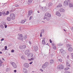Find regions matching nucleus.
<instances>
[{
  "label": "nucleus",
  "mask_w": 73,
  "mask_h": 73,
  "mask_svg": "<svg viewBox=\"0 0 73 73\" xmlns=\"http://www.w3.org/2000/svg\"><path fill=\"white\" fill-rule=\"evenodd\" d=\"M45 16H44L43 18L44 20H46L47 21H49L50 20V17H51V14L48 13H46L45 14Z\"/></svg>",
  "instance_id": "f257e3e1"
},
{
  "label": "nucleus",
  "mask_w": 73,
  "mask_h": 73,
  "mask_svg": "<svg viewBox=\"0 0 73 73\" xmlns=\"http://www.w3.org/2000/svg\"><path fill=\"white\" fill-rule=\"evenodd\" d=\"M48 64H49V63L48 62H46L44 63L43 64L42 68V69H45V68H46L48 65Z\"/></svg>",
  "instance_id": "f03ea898"
},
{
  "label": "nucleus",
  "mask_w": 73,
  "mask_h": 73,
  "mask_svg": "<svg viewBox=\"0 0 73 73\" xmlns=\"http://www.w3.org/2000/svg\"><path fill=\"white\" fill-rule=\"evenodd\" d=\"M18 35L19 36L17 37V39L23 40V35L19 34H18Z\"/></svg>",
  "instance_id": "7ed1b4c3"
},
{
  "label": "nucleus",
  "mask_w": 73,
  "mask_h": 73,
  "mask_svg": "<svg viewBox=\"0 0 73 73\" xmlns=\"http://www.w3.org/2000/svg\"><path fill=\"white\" fill-rule=\"evenodd\" d=\"M70 2V0H68L67 1H65L63 3V5L64 6H68V4Z\"/></svg>",
  "instance_id": "20e7f679"
},
{
  "label": "nucleus",
  "mask_w": 73,
  "mask_h": 73,
  "mask_svg": "<svg viewBox=\"0 0 73 73\" xmlns=\"http://www.w3.org/2000/svg\"><path fill=\"white\" fill-rule=\"evenodd\" d=\"M64 69V66L62 64L58 66L57 67V69L58 70H61Z\"/></svg>",
  "instance_id": "39448f33"
},
{
  "label": "nucleus",
  "mask_w": 73,
  "mask_h": 73,
  "mask_svg": "<svg viewBox=\"0 0 73 73\" xmlns=\"http://www.w3.org/2000/svg\"><path fill=\"white\" fill-rule=\"evenodd\" d=\"M10 17L12 20H14L15 19V16L14 14L12 13L10 15Z\"/></svg>",
  "instance_id": "423d86ee"
},
{
  "label": "nucleus",
  "mask_w": 73,
  "mask_h": 73,
  "mask_svg": "<svg viewBox=\"0 0 73 73\" xmlns=\"http://www.w3.org/2000/svg\"><path fill=\"white\" fill-rule=\"evenodd\" d=\"M10 63L14 68H17V66L15 63L12 62H10Z\"/></svg>",
  "instance_id": "0eeeda50"
},
{
  "label": "nucleus",
  "mask_w": 73,
  "mask_h": 73,
  "mask_svg": "<svg viewBox=\"0 0 73 73\" xmlns=\"http://www.w3.org/2000/svg\"><path fill=\"white\" fill-rule=\"evenodd\" d=\"M24 66L25 68H28L29 67V64L26 63L24 64Z\"/></svg>",
  "instance_id": "6e6552de"
},
{
  "label": "nucleus",
  "mask_w": 73,
  "mask_h": 73,
  "mask_svg": "<svg viewBox=\"0 0 73 73\" xmlns=\"http://www.w3.org/2000/svg\"><path fill=\"white\" fill-rule=\"evenodd\" d=\"M25 48H26V45H23L22 46H21L19 47L20 49H24Z\"/></svg>",
  "instance_id": "1a4fd4ad"
},
{
  "label": "nucleus",
  "mask_w": 73,
  "mask_h": 73,
  "mask_svg": "<svg viewBox=\"0 0 73 73\" xmlns=\"http://www.w3.org/2000/svg\"><path fill=\"white\" fill-rule=\"evenodd\" d=\"M30 53V50H26L25 51V54L26 55H28Z\"/></svg>",
  "instance_id": "9d476101"
},
{
  "label": "nucleus",
  "mask_w": 73,
  "mask_h": 73,
  "mask_svg": "<svg viewBox=\"0 0 73 73\" xmlns=\"http://www.w3.org/2000/svg\"><path fill=\"white\" fill-rule=\"evenodd\" d=\"M32 14H33V11L32 10L29 11V12H28V15L29 16H31Z\"/></svg>",
  "instance_id": "9b49d317"
},
{
  "label": "nucleus",
  "mask_w": 73,
  "mask_h": 73,
  "mask_svg": "<svg viewBox=\"0 0 73 73\" xmlns=\"http://www.w3.org/2000/svg\"><path fill=\"white\" fill-rule=\"evenodd\" d=\"M33 54L31 53V54H28L27 55V56L28 58H31V57H33Z\"/></svg>",
  "instance_id": "f8f14e48"
},
{
  "label": "nucleus",
  "mask_w": 73,
  "mask_h": 73,
  "mask_svg": "<svg viewBox=\"0 0 73 73\" xmlns=\"http://www.w3.org/2000/svg\"><path fill=\"white\" fill-rule=\"evenodd\" d=\"M44 29H42L41 31V32L40 33V36L41 37H42V33H44Z\"/></svg>",
  "instance_id": "ddd939ff"
},
{
  "label": "nucleus",
  "mask_w": 73,
  "mask_h": 73,
  "mask_svg": "<svg viewBox=\"0 0 73 73\" xmlns=\"http://www.w3.org/2000/svg\"><path fill=\"white\" fill-rule=\"evenodd\" d=\"M34 51L37 52L38 50V47L37 46H34Z\"/></svg>",
  "instance_id": "4468645a"
},
{
  "label": "nucleus",
  "mask_w": 73,
  "mask_h": 73,
  "mask_svg": "<svg viewBox=\"0 0 73 73\" xmlns=\"http://www.w3.org/2000/svg\"><path fill=\"white\" fill-rule=\"evenodd\" d=\"M48 7L50 8V7H52L53 6V3H48Z\"/></svg>",
  "instance_id": "2eb2a0df"
},
{
  "label": "nucleus",
  "mask_w": 73,
  "mask_h": 73,
  "mask_svg": "<svg viewBox=\"0 0 73 73\" xmlns=\"http://www.w3.org/2000/svg\"><path fill=\"white\" fill-rule=\"evenodd\" d=\"M56 15L58 16H61V14L60 13L59 11H57L56 12Z\"/></svg>",
  "instance_id": "dca6fc26"
},
{
  "label": "nucleus",
  "mask_w": 73,
  "mask_h": 73,
  "mask_svg": "<svg viewBox=\"0 0 73 73\" xmlns=\"http://www.w3.org/2000/svg\"><path fill=\"white\" fill-rule=\"evenodd\" d=\"M52 45L53 49H54L55 50H56V45L54 43H52Z\"/></svg>",
  "instance_id": "f3484780"
},
{
  "label": "nucleus",
  "mask_w": 73,
  "mask_h": 73,
  "mask_svg": "<svg viewBox=\"0 0 73 73\" xmlns=\"http://www.w3.org/2000/svg\"><path fill=\"white\" fill-rule=\"evenodd\" d=\"M33 1V0H28V4L29 5H31L32 3V2Z\"/></svg>",
  "instance_id": "a211bd4d"
},
{
  "label": "nucleus",
  "mask_w": 73,
  "mask_h": 73,
  "mask_svg": "<svg viewBox=\"0 0 73 73\" xmlns=\"http://www.w3.org/2000/svg\"><path fill=\"white\" fill-rule=\"evenodd\" d=\"M54 62V59H52L50 60V64H53Z\"/></svg>",
  "instance_id": "6ab92c4d"
},
{
  "label": "nucleus",
  "mask_w": 73,
  "mask_h": 73,
  "mask_svg": "<svg viewBox=\"0 0 73 73\" xmlns=\"http://www.w3.org/2000/svg\"><path fill=\"white\" fill-rule=\"evenodd\" d=\"M69 6L70 8H72V7H73V3H69Z\"/></svg>",
  "instance_id": "aec40b11"
},
{
  "label": "nucleus",
  "mask_w": 73,
  "mask_h": 73,
  "mask_svg": "<svg viewBox=\"0 0 73 73\" xmlns=\"http://www.w3.org/2000/svg\"><path fill=\"white\" fill-rule=\"evenodd\" d=\"M59 11L60 12H65V10L62 8H60V9Z\"/></svg>",
  "instance_id": "412c9836"
},
{
  "label": "nucleus",
  "mask_w": 73,
  "mask_h": 73,
  "mask_svg": "<svg viewBox=\"0 0 73 73\" xmlns=\"http://www.w3.org/2000/svg\"><path fill=\"white\" fill-rule=\"evenodd\" d=\"M68 50L69 52H72V50H73V48L72 47H69L68 48Z\"/></svg>",
  "instance_id": "4be33fe9"
},
{
  "label": "nucleus",
  "mask_w": 73,
  "mask_h": 73,
  "mask_svg": "<svg viewBox=\"0 0 73 73\" xmlns=\"http://www.w3.org/2000/svg\"><path fill=\"white\" fill-rule=\"evenodd\" d=\"M63 44H64L62 43H60L58 44V46H62Z\"/></svg>",
  "instance_id": "5701e85b"
},
{
  "label": "nucleus",
  "mask_w": 73,
  "mask_h": 73,
  "mask_svg": "<svg viewBox=\"0 0 73 73\" xmlns=\"http://www.w3.org/2000/svg\"><path fill=\"white\" fill-rule=\"evenodd\" d=\"M3 63V62L2 61V60L0 59V68L2 66V64Z\"/></svg>",
  "instance_id": "b1692460"
},
{
  "label": "nucleus",
  "mask_w": 73,
  "mask_h": 73,
  "mask_svg": "<svg viewBox=\"0 0 73 73\" xmlns=\"http://www.w3.org/2000/svg\"><path fill=\"white\" fill-rule=\"evenodd\" d=\"M23 72L24 73H27V70L26 69L23 68Z\"/></svg>",
  "instance_id": "393cba45"
},
{
  "label": "nucleus",
  "mask_w": 73,
  "mask_h": 73,
  "mask_svg": "<svg viewBox=\"0 0 73 73\" xmlns=\"http://www.w3.org/2000/svg\"><path fill=\"white\" fill-rule=\"evenodd\" d=\"M62 7V5L61 3L59 4V5L57 6V8H61Z\"/></svg>",
  "instance_id": "a878e982"
},
{
  "label": "nucleus",
  "mask_w": 73,
  "mask_h": 73,
  "mask_svg": "<svg viewBox=\"0 0 73 73\" xmlns=\"http://www.w3.org/2000/svg\"><path fill=\"white\" fill-rule=\"evenodd\" d=\"M42 44H43V45H45V44H46V43H45V41L44 40H42Z\"/></svg>",
  "instance_id": "bb28decb"
},
{
  "label": "nucleus",
  "mask_w": 73,
  "mask_h": 73,
  "mask_svg": "<svg viewBox=\"0 0 73 73\" xmlns=\"http://www.w3.org/2000/svg\"><path fill=\"white\" fill-rule=\"evenodd\" d=\"M0 27L2 29L4 28V27L1 23H0Z\"/></svg>",
  "instance_id": "cd10ccee"
},
{
  "label": "nucleus",
  "mask_w": 73,
  "mask_h": 73,
  "mask_svg": "<svg viewBox=\"0 0 73 73\" xmlns=\"http://www.w3.org/2000/svg\"><path fill=\"white\" fill-rule=\"evenodd\" d=\"M60 51H61L62 53L63 54H65V51L63 50L62 49Z\"/></svg>",
  "instance_id": "c85d7f7f"
},
{
  "label": "nucleus",
  "mask_w": 73,
  "mask_h": 73,
  "mask_svg": "<svg viewBox=\"0 0 73 73\" xmlns=\"http://www.w3.org/2000/svg\"><path fill=\"white\" fill-rule=\"evenodd\" d=\"M66 66H70V64L68 62H66Z\"/></svg>",
  "instance_id": "c756f323"
},
{
  "label": "nucleus",
  "mask_w": 73,
  "mask_h": 73,
  "mask_svg": "<svg viewBox=\"0 0 73 73\" xmlns=\"http://www.w3.org/2000/svg\"><path fill=\"white\" fill-rule=\"evenodd\" d=\"M30 61H33V60H34V58H31V59H28Z\"/></svg>",
  "instance_id": "7c9ffc66"
},
{
  "label": "nucleus",
  "mask_w": 73,
  "mask_h": 73,
  "mask_svg": "<svg viewBox=\"0 0 73 73\" xmlns=\"http://www.w3.org/2000/svg\"><path fill=\"white\" fill-rule=\"evenodd\" d=\"M11 19L10 18V17H7V21H11Z\"/></svg>",
  "instance_id": "2f4dec72"
},
{
  "label": "nucleus",
  "mask_w": 73,
  "mask_h": 73,
  "mask_svg": "<svg viewBox=\"0 0 73 73\" xmlns=\"http://www.w3.org/2000/svg\"><path fill=\"white\" fill-rule=\"evenodd\" d=\"M23 39L24 40H25L27 38V36L26 35H25L23 37Z\"/></svg>",
  "instance_id": "473e14b6"
},
{
  "label": "nucleus",
  "mask_w": 73,
  "mask_h": 73,
  "mask_svg": "<svg viewBox=\"0 0 73 73\" xmlns=\"http://www.w3.org/2000/svg\"><path fill=\"white\" fill-rule=\"evenodd\" d=\"M44 9V11H46V9H47V8H46V7H44L43 9L42 8V9Z\"/></svg>",
  "instance_id": "72a5a7b5"
},
{
  "label": "nucleus",
  "mask_w": 73,
  "mask_h": 73,
  "mask_svg": "<svg viewBox=\"0 0 73 73\" xmlns=\"http://www.w3.org/2000/svg\"><path fill=\"white\" fill-rule=\"evenodd\" d=\"M6 70L7 72H8V71H9V70H10V69L9 68H7L6 69Z\"/></svg>",
  "instance_id": "f704fd0d"
},
{
  "label": "nucleus",
  "mask_w": 73,
  "mask_h": 73,
  "mask_svg": "<svg viewBox=\"0 0 73 73\" xmlns=\"http://www.w3.org/2000/svg\"><path fill=\"white\" fill-rule=\"evenodd\" d=\"M69 69V67H67V68H65L64 69V70H65V71H66V70H68Z\"/></svg>",
  "instance_id": "c9c22d12"
},
{
  "label": "nucleus",
  "mask_w": 73,
  "mask_h": 73,
  "mask_svg": "<svg viewBox=\"0 0 73 73\" xmlns=\"http://www.w3.org/2000/svg\"><path fill=\"white\" fill-rule=\"evenodd\" d=\"M20 23H21V24H24V21L23 20H21V21H20Z\"/></svg>",
  "instance_id": "e433bc0d"
},
{
  "label": "nucleus",
  "mask_w": 73,
  "mask_h": 73,
  "mask_svg": "<svg viewBox=\"0 0 73 73\" xmlns=\"http://www.w3.org/2000/svg\"><path fill=\"white\" fill-rule=\"evenodd\" d=\"M58 58V61H60V62H62V59H59V58Z\"/></svg>",
  "instance_id": "4c0bfd02"
},
{
  "label": "nucleus",
  "mask_w": 73,
  "mask_h": 73,
  "mask_svg": "<svg viewBox=\"0 0 73 73\" xmlns=\"http://www.w3.org/2000/svg\"><path fill=\"white\" fill-rule=\"evenodd\" d=\"M55 54L54 53V54H52L51 55V57H53V56H55Z\"/></svg>",
  "instance_id": "58836bf2"
},
{
  "label": "nucleus",
  "mask_w": 73,
  "mask_h": 73,
  "mask_svg": "<svg viewBox=\"0 0 73 73\" xmlns=\"http://www.w3.org/2000/svg\"><path fill=\"white\" fill-rule=\"evenodd\" d=\"M25 57V56H24V55H22L21 56V58H22L23 59H24Z\"/></svg>",
  "instance_id": "ea45409f"
},
{
  "label": "nucleus",
  "mask_w": 73,
  "mask_h": 73,
  "mask_svg": "<svg viewBox=\"0 0 73 73\" xmlns=\"http://www.w3.org/2000/svg\"><path fill=\"white\" fill-rule=\"evenodd\" d=\"M15 7H14V6H13L12 7V9H13V10H15Z\"/></svg>",
  "instance_id": "a19ab883"
},
{
  "label": "nucleus",
  "mask_w": 73,
  "mask_h": 73,
  "mask_svg": "<svg viewBox=\"0 0 73 73\" xmlns=\"http://www.w3.org/2000/svg\"><path fill=\"white\" fill-rule=\"evenodd\" d=\"M15 5L16 7H19V5H17V4H15Z\"/></svg>",
  "instance_id": "79ce46f5"
},
{
  "label": "nucleus",
  "mask_w": 73,
  "mask_h": 73,
  "mask_svg": "<svg viewBox=\"0 0 73 73\" xmlns=\"http://www.w3.org/2000/svg\"><path fill=\"white\" fill-rule=\"evenodd\" d=\"M32 16H31L29 18V20H31V19H32Z\"/></svg>",
  "instance_id": "37998d69"
},
{
  "label": "nucleus",
  "mask_w": 73,
  "mask_h": 73,
  "mask_svg": "<svg viewBox=\"0 0 73 73\" xmlns=\"http://www.w3.org/2000/svg\"><path fill=\"white\" fill-rule=\"evenodd\" d=\"M65 73H70V71H66L65 72Z\"/></svg>",
  "instance_id": "c03bdc74"
},
{
  "label": "nucleus",
  "mask_w": 73,
  "mask_h": 73,
  "mask_svg": "<svg viewBox=\"0 0 73 73\" xmlns=\"http://www.w3.org/2000/svg\"><path fill=\"white\" fill-rule=\"evenodd\" d=\"M4 25L5 28H7V25H4Z\"/></svg>",
  "instance_id": "a18cd8bd"
},
{
  "label": "nucleus",
  "mask_w": 73,
  "mask_h": 73,
  "mask_svg": "<svg viewBox=\"0 0 73 73\" xmlns=\"http://www.w3.org/2000/svg\"><path fill=\"white\" fill-rule=\"evenodd\" d=\"M29 44H30V45H31V44H32V43L30 41H29Z\"/></svg>",
  "instance_id": "49530a36"
},
{
  "label": "nucleus",
  "mask_w": 73,
  "mask_h": 73,
  "mask_svg": "<svg viewBox=\"0 0 73 73\" xmlns=\"http://www.w3.org/2000/svg\"><path fill=\"white\" fill-rule=\"evenodd\" d=\"M66 46L67 47H69V46H70V45L69 44H67Z\"/></svg>",
  "instance_id": "de8ad7c7"
},
{
  "label": "nucleus",
  "mask_w": 73,
  "mask_h": 73,
  "mask_svg": "<svg viewBox=\"0 0 73 73\" xmlns=\"http://www.w3.org/2000/svg\"><path fill=\"white\" fill-rule=\"evenodd\" d=\"M9 14V11H7L6 15H8Z\"/></svg>",
  "instance_id": "09e8293b"
},
{
  "label": "nucleus",
  "mask_w": 73,
  "mask_h": 73,
  "mask_svg": "<svg viewBox=\"0 0 73 73\" xmlns=\"http://www.w3.org/2000/svg\"><path fill=\"white\" fill-rule=\"evenodd\" d=\"M3 16H5V15H7V14L6 13H5L3 14Z\"/></svg>",
  "instance_id": "8fccbe9b"
},
{
  "label": "nucleus",
  "mask_w": 73,
  "mask_h": 73,
  "mask_svg": "<svg viewBox=\"0 0 73 73\" xmlns=\"http://www.w3.org/2000/svg\"><path fill=\"white\" fill-rule=\"evenodd\" d=\"M5 13V12L4 11H2L1 12V14H2V15H3L4 13Z\"/></svg>",
  "instance_id": "3c124183"
},
{
  "label": "nucleus",
  "mask_w": 73,
  "mask_h": 73,
  "mask_svg": "<svg viewBox=\"0 0 73 73\" xmlns=\"http://www.w3.org/2000/svg\"><path fill=\"white\" fill-rule=\"evenodd\" d=\"M11 52L12 53H13V52H15V50H11Z\"/></svg>",
  "instance_id": "603ef678"
},
{
  "label": "nucleus",
  "mask_w": 73,
  "mask_h": 73,
  "mask_svg": "<svg viewBox=\"0 0 73 73\" xmlns=\"http://www.w3.org/2000/svg\"><path fill=\"white\" fill-rule=\"evenodd\" d=\"M13 11H14V10H13L12 9L10 10L11 12H13Z\"/></svg>",
  "instance_id": "864d4df0"
},
{
  "label": "nucleus",
  "mask_w": 73,
  "mask_h": 73,
  "mask_svg": "<svg viewBox=\"0 0 73 73\" xmlns=\"http://www.w3.org/2000/svg\"><path fill=\"white\" fill-rule=\"evenodd\" d=\"M5 50H7V46H6L5 47Z\"/></svg>",
  "instance_id": "5fc2aeb1"
},
{
  "label": "nucleus",
  "mask_w": 73,
  "mask_h": 73,
  "mask_svg": "<svg viewBox=\"0 0 73 73\" xmlns=\"http://www.w3.org/2000/svg\"><path fill=\"white\" fill-rule=\"evenodd\" d=\"M40 70L41 71V72H43V71H44V70L42 69L41 68H40Z\"/></svg>",
  "instance_id": "6e6d98bb"
},
{
  "label": "nucleus",
  "mask_w": 73,
  "mask_h": 73,
  "mask_svg": "<svg viewBox=\"0 0 73 73\" xmlns=\"http://www.w3.org/2000/svg\"><path fill=\"white\" fill-rule=\"evenodd\" d=\"M50 43H52V40L50 39Z\"/></svg>",
  "instance_id": "4d7b16f0"
},
{
  "label": "nucleus",
  "mask_w": 73,
  "mask_h": 73,
  "mask_svg": "<svg viewBox=\"0 0 73 73\" xmlns=\"http://www.w3.org/2000/svg\"><path fill=\"white\" fill-rule=\"evenodd\" d=\"M16 72H17V70H14V72H15V73H16Z\"/></svg>",
  "instance_id": "13d9d810"
},
{
  "label": "nucleus",
  "mask_w": 73,
  "mask_h": 73,
  "mask_svg": "<svg viewBox=\"0 0 73 73\" xmlns=\"http://www.w3.org/2000/svg\"><path fill=\"white\" fill-rule=\"evenodd\" d=\"M4 40V38H2L1 40V41H3Z\"/></svg>",
  "instance_id": "bf43d9fd"
},
{
  "label": "nucleus",
  "mask_w": 73,
  "mask_h": 73,
  "mask_svg": "<svg viewBox=\"0 0 73 73\" xmlns=\"http://www.w3.org/2000/svg\"><path fill=\"white\" fill-rule=\"evenodd\" d=\"M33 63V62H31L29 63V64H31Z\"/></svg>",
  "instance_id": "052dcab7"
},
{
  "label": "nucleus",
  "mask_w": 73,
  "mask_h": 73,
  "mask_svg": "<svg viewBox=\"0 0 73 73\" xmlns=\"http://www.w3.org/2000/svg\"><path fill=\"white\" fill-rule=\"evenodd\" d=\"M23 21H24V22L25 23L26 21H27V20L26 19H25L24 20H23Z\"/></svg>",
  "instance_id": "680f3d73"
},
{
  "label": "nucleus",
  "mask_w": 73,
  "mask_h": 73,
  "mask_svg": "<svg viewBox=\"0 0 73 73\" xmlns=\"http://www.w3.org/2000/svg\"><path fill=\"white\" fill-rule=\"evenodd\" d=\"M67 58L69 59V55H67Z\"/></svg>",
  "instance_id": "e2e57ef3"
},
{
  "label": "nucleus",
  "mask_w": 73,
  "mask_h": 73,
  "mask_svg": "<svg viewBox=\"0 0 73 73\" xmlns=\"http://www.w3.org/2000/svg\"><path fill=\"white\" fill-rule=\"evenodd\" d=\"M71 29L72 31H73V27L71 28Z\"/></svg>",
  "instance_id": "0e129e2a"
},
{
  "label": "nucleus",
  "mask_w": 73,
  "mask_h": 73,
  "mask_svg": "<svg viewBox=\"0 0 73 73\" xmlns=\"http://www.w3.org/2000/svg\"><path fill=\"white\" fill-rule=\"evenodd\" d=\"M1 12H0V16H1Z\"/></svg>",
  "instance_id": "69168bd1"
},
{
  "label": "nucleus",
  "mask_w": 73,
  "mask_h": 73,
  "mask_svg": "<svg viewBox=\"0 0 73 73\" xmlns=\"http://www.w3.org/2000/svg\"><path fill=\"white\" fill-rule=\"evenodd\" d=\"M37 12H38V13H39L40 12V11H39L38 10L37 11Z\"/></svg>",
  "instance_id": "338daca9"
},
{
  "label": "nucleus",
  "mask_w": 73,
  "mask_h": 73,
  "mask_svg": "<svg viewBox=\"0 0 73 73\" xmlns=\"http://www.w3.org/2000/svg\"><path fill=\"white\" fill-rule=\"evenodd\" d=\"M72 58H73V55L72 56Z\"/></svg>",
  "instance_id": "774afa93"
}]
</instances>
